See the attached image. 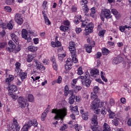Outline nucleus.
<instances>
[{"instance_id": "27", "label": "nucleus", "mask_w": 131, "mask_h": 131, "mask_svg": "<svg viewBox=\"0 0 131 131\" xmlns=\"http://www.w3.org/2000/svg\"><path fill=\"white\" fill-rule=\"evenodd\" d=\"M103 130L102 131H111V128H110V126L106 123H104L103 125Z\"/></svg>"}, {"instance_id": "43", "label": "nucleus", "mask_w": 131, "mask_h": 131, "mask_svg": "<svg viewBox=\"0 0 131 131\" xmlns=\"http://www.w3.org/2000/svg\"><path fill=\"white\" fill-rule=\"evenodd\" d=\"M46 117H47V113L43 112L41 116V120H42V121H45Z\"/></svg>"}, {"instance_id": "13", "label": "nucleus", "mask_w": 131, "mask_h": 131, "mask_svg": "<svg viewBox=\"0 0 131 131\" xmlns=\"http://www.w3.org/2000/svg\"><path fill=\"white\" fill-rule=\"evenodd\" d=\"M122 61V57L120 56H117L112 60V64L113 65H118V64H120V63Z\"/></svg>"}, {"instance_id": "51", "label": "nucleus", "mask_w": 131, "mask_h": 131, "mask_svg": "<svg viewBox=\"0 0 131 131\" xmlns=\"http://www.w3.org/2000/svg\"><path fill=\"white\" fill-rule=\"evenodd\" d=\"M68 126H67V124H63V125L61 126V128L60 129V130H65L66 128H67Z\"/></svg>"}, {"instance_id": "36", "label": "nucleus", "mask_w": 131, "mask_h": 131, "mask_svg": "<svg viewBox=\"0 0 131 131\" xmlns=\"http://www.w3.org/2000/svg\"><path fill=\"white\" fill-rule=\"evenodd\" d=\"M82 118L83 120H88V119H89V115H88V113H83L82 114Z\"/></svg>"}, {"instance_id": "63", "label": "nucleus", "mask_w": 131, "mask_h": 131, "mask_svg": "<svg viewBox=\"0 0 131 131\" xmlns=\"http://www.w3.org/2000/svg\"><path fill=\"white\" fill-rule=\"evenodd\" d=\"M110 103L111 106H113V105H114V104H115V101H114V100L113 99H111L110 100Z\"/></svg>"}, {"instance_id": "17", "label": "nucleus", "mask_w": 131, "mask_h": 131, "mask_svg": "<svg viewBox=\"0 0 131 131\" xmlns=\"http://www.w3.org/2000/svg\"><path fill=\"white\" fill-rule=\"evenodd\" d=\"M10 36L12 40L15 42L16 45H19V38L18 36L14 33L11 34Z\"/></svg>"}, {"instance_id": "54", "label": "nucleus", "mask_w": 131, "mask_h": 131, "mask_svg": "<svg viewBox=\"0 0 131 131\" xmlns=\"http://www.w3.org/2000/svg\"><path fill=\"white\" fill-rule=\"evenodd\" d=\"M63 24L66 26H69V25H70V21L68 20H64L63 21Z\"/></svg>"}, {"instance_id": "40", "label": "nucleus", "mask_w": 131, "mask_h": 131, "mask_svg": "<svg viewBox=\"0 0 131 131\" xmlns=\"http://www.w3.org/2000/svg\"><path fill=\"white\" fill-rule=\"evenodd\" d=\"M77 74L78 75H81L82 74H83V72L82 71V68H81V67H80L78 70H77Z\"/></svg>"}, {"instance_id": "61", "label": "nucleus", "mask_w": 131, "mask_h": 131, "mask_svg": "<svg viewBox=\"0 0 131 131\" xmlns=\"http://www.w3.org/2000/svg\"><path fill=\"white\" fill-rule=\"evenodd\" d=\"M101 114L102 115H106V109H105L104 108H102Z\"/></svg>"}, {"instance_id": "30", "label": "nucleus", "mask_w": 131, "mask_h": 131, "mask_svg": "<svg viewBox=\"0 0 131 131\" xmlns=\"http://www.w3.org/2000/svg\"><path fill=\"white\" fill-rule=\"evenodd\" d=\"M74 102H75V96H71L69 98V104L72 105V104H74Z\"/></svg>"}, {"instance_id": "48", "label": "nucleus", "mask_w": 131, "mask_h": 131, "mask_svg": "<svg viewBox=\"0 0 131 131\" xmlns=\"http://www.w3.org/2000/svg\"><path fill=\"white\" fill-rule=\"evenodd\" d=\"M7 46V43L5 42H0V49H4Z\"/></svg>"}, {"instance_id": "6", "label": "nucleus", "mask_w": 131, "mask_h": 131, "mask_svg": "<svg viewBox=\"0 0 131 131\" xmlns=\"http://www.w3.org/2000/svg\"><path fill=\"white\" fill-rule=\"evenodd\" d=\"M100 17L102 21H104L105 18L106 19H111L112 18L111 11H110V10L107 9H102Z\"/></svg>"}, {"instance_id": "58", "label": "nucleus", "mask_w": 131, "mask_h": 131, "mask_svg": "<svg viewBox=\"0 0 131 131\" xmlns=\"http://www.w3.org/2000/svg\"><path fill=\"white\" fill-rule=\"evenodd\" d=\"M13 125H14V126H17V125H19V124H18L17 120H16L15 119H13Z\"/></svg>"}, {"instance_id": "21", "label": "nucleus", "mask_w": 131, "mask_h": 131, "mask_svg": "<svg viewBox=\"0 0 131 131\" xmlns=\"http://www.w3.org/2000/svg\"><path fill=\"white\" fill-rule=\"evenodd\" d=\"M17 74L19 75V76L22 81H23V80H24V79H25L26 78H27V73H26V72H23V71H21V72H19V73Z\"/></svg>"}, {"instance_id": "56", "label": "nucleus", "mask_w": 131, "mask_h": 131, "mask_svg": "<svg viewBox=\"0 0 131 131\" xmlns=\"http://www.w3.org/2000/svg\"><path fill=\"white\" fill-rule=\"evenodd\" d=\"M112 121L114 125H115V126H117V125H118V120L114 119Z\"/></svg>"}, {"instance_id": "31", "label": "nucleus", "mask_w": 131, "mask_h": 131, "mask_svg": "<svg viewBox=\"0 0 131 131\" xmlns=\"http://www.w3.org/2000/svg\"><path fill=\"white\" fill-rule=\"evenodd\" d=\"M91 13H90V16L92 17V18L95 17V14H96V12H97V10H96V7H93L91 9Z\"/></svg>"}, {"instance_id": "3", "label": "nucleus", "mask_w": 131, "mask_h": 131, "mask_svg": "<svg viewBox=\"0 0 131 131\" xmlns=\"http://www.w3.org/2000/svg\"><path fill=\"white\" fill-rule=\"evenodd\" d=\"M76 45L74 41H71L69 43V50L72 55V58H73V61L74 63H77L78 60L76 58V49L75 48Z\"/></svg>"}, {"instance_id": "45", "label": "nucleus", "mask_w": 131, "mask_h": 131, "mask_svg": "<svg viewBox=\"0 0 131 131\" xmlns=\"http://www.w3.org/2000/svg\"><path fill=\"white\" fill-rule=\"evenodd\" d=\"M58 59L59 60H63V58H64V57H66V54H58Z\"/></svg>"}, {"instance_id": "9", "label": "nucleus", "mask_w": 131, "mask_h": 131, "mask_svg": "<svg viewBox=\"0 0 131 131\" xmlns=\"http://www.w3.org/2000/svg\"><path fill=\"white\" fill-rule=\"evenodd\" d=\"M14 20L19 25H21L23 23V17L20 13H16L15 14Z\"/></svg>"}, {"instance_id": "60", "label": "nucleus", "mask_w": 131, "mask_h": 131, "mask_svg": "<svg viewBox=\"0 0 131 131\" xmlns=\"http://www.w3.org/2000/svg\"><path fill=\"white\" fill-rule=\"evenodd\" d=\"M81 89H82V88H81V86H76L75 87V90H76L77 92H79V91H81Z\"/></svg>"}, {"instance_id": "57", "label": "nucleus", "mask_w": 131, "mask_h": 131, "mask_svg": "<svg viewBox=\"0 0 131 131\" xmlns=\"http://www.w3.org/2000/svg\"><path fill=\"white\" fill-rule=\"evenodd\" d=\"M1 25V27H2L3 29H8V27H7V25L6 24V23H3Z\"/></svg>"}, {"instance_id": "49", "label": "nucleus", "mask_w": 131, "mask_h": 131, "mask_svg": "<svg viewBox=\"0 0 131 131\" xmlns=\"http://www.w3.org/2000/svg\"><path fill=\"white\" fill-rule=\"evenodd\" d=\"M45 23L47 24V25H51V21H50V19L48 17H46L44 18Z\"/></svg>"}, {"instance_id": "33", "label": "nucleus", "mask_w": 131, "mask_h": 131, "mask_svg": "<svg viewBox=\"0 0 131 131\" xmlns=\"http://www.w3.org/2000/svg\"><path fill=\"white\" fill-rule=\"evenodd\" d=\"M12 23H13V21L12 20H10L9 23L7 25V28L8 29H9V30H12V29H13V27H14Z\"/></svg>"}, {"instance_id": "32", "label": "nucleus", "mask_w": 131, "mask_h": 131, "mask_svg": "<svg viewBox=\"0 0 131 131\" xmlns=\"http://www.w3.org/2000/svg\"><path fill=\"white\" fill-rule=\"evenodd\" d=\"M60 30L61 31H63L64 32L67 31L68 29H69V27H67V26H61L59 28Z\"/></svg>"}, {"instance_id": "38", "label": "nucleus", "mask_w": 131, "mask_h": 131, "mask_svg": "<svg viewBox=\"0 0 131 131\" xmlns=\"http://www.w3.org/2000/svg\"><path fill=\"white\" fill-rule=\"evenodd\" d=\"M28 101L29 102H33L34 101V97L32 94H29L28 95Z\"/></svg>"}, {"instance_id": "23", "label": "nucleus", "mask_w": 131, "mask_h": 131, "mask_svg": "<svg viewBox=\"0 0 131 131\" xmlns=\"http://www.w3.org/2000/svg\"><path fill=\"white\" fill-rule=\"evenodd\" d=\"M36 57L35 54H28L27 58V61L29 62H32V60Z\"/></svg>"}, {"instance_id": "5", "label": "nucleus", "mask_w": 131, "mask_h": 131, "mask_svg": "<svg viewBox=\"0 0 131 131\" xmlns=\"http://www.w3.org/2000/svg\"><path fill=\"white\" fill-rule=\"evenodd\" d=\"M38 124V123H37V121L35 119H32L29 120L27 123H26L23 126L21 131H28V129L32 125L34 126V127H36Z\"/></svg>"}, {"instance_id": "34", "label": "nucleus", "mask_w": 131, "mask_h": 131, "mask_svg": "<svg viewBox=\"0 0 131 131\" xmlns=\"http://www.w3.org/2000/svg\"><path fill=\"white\" fill-rule=\"evenodd\" d=\"M128 28V27L126 26V25L125 26H121L119 27V29L121 32H124L125 31V29Z\"/></svg>"}, {"instance_id": "1", "label": "nucleus", "mask_w": 131, "mask_h": 131, "mask_svg": "<svg viewBox=\"0 0 131 131\" xmlns=\"http://www.w3.org/2000/svg\"><path fill=\"white\" fill-rule=\"evenodd\" d=\"M52 113L55 114L54 119L59 120V119L63 120L67 115V108L64 107L62 109H53Z\"/></svg>"}, {"instance_id": "28", "label": "nucleus", "mask_w": 131, "mask_h": 131, "mask_svg": "<svg viewBox=\"0 0 131 131\" xmlns=\"http://www.w3.org/2000/svg\"><path fill=\"white\" fill-rule=\"evenodd\" d=\"M102 55H103V56H107V55H108V54H110L111 53L110 50L107 49L106 48H103L102 49Z\"/></svg>"}, {"instance_id": "64", "label": "nucleus", "mask_w": 131, "mask_h": 131, "mask_svg": "<svg viewBox=\"0 0 131 131\" xmlns=\"http://www.w3.org/2000/svg\"><path fill=\"white\" fill-rule=\"evenodd\" d=\"M81 3H82V5L83 6V5H86L89 3V1L88 0H81Z\"/></svg>"}, {"instance_id": "59", "label": "nucleus", "mask_w": 131, "mask_h": 131, "mask_svg": "<svg viewBox=\"0 0 131 131\" xmlns=\"http://www.w3.org/2000/svg\"><path fill=\"white\" fill-rule=\"evenodd\" d=\"M5 10L6 12H11V11H12V9H11V7H9V6H6L5 7Z\"/></svg>"}, {"instance_id": "16", "label": "nucleus", "mask_w": 131, "mask_h": 131, "mask_svg": "<svg viewBox=\"0 0 131 131\" xmlns=\"http://www.w3.org/2000/svg\"><path fill=\"white\" fill-rule=\"evenodd\" d=\"M70 109L71 110L72 113H75L76 115H78L79 114V112H78V107L77 105L73 106V105H71L70 106Z\"/></svg>"}, {"instance_id": "11", "label": "nucleus", "mask_w": 131, "mask_h": 131, "mask_svg": "<svg viewBox=\"0 0 131 131\" xmlns=\"http://www.w3.org/2000/svg\"><path fill=\"white\" fill-rule=\"evenodd\" d=\"M73 63L75 62H73V58L72 60H71V58H68L67 60V63L64 66L65 69L67 70H69V69H71V68H72V64H73Z\"/></svg>"}, {"instance_id": "41", "label": "nucleus", "mask_w": 131, "mask_h": 131, "mask_svg": "<svg viewBox=\"0 0 131 131\" xmlns=\"http://www.w3.org/2000/svg\"><path fill=\"white\" fill-rule=\"evenodd\" d=\"M15 0H6V4L7 5H14Z\"/></svg>"}, {"instance_id": "62", "label": "nucleus", "mask_w": 131, "mask_h": 131, "mask_svg": "<svg viewBox=\"0 0 131 131\" xmlns=\"http://www.w3.org/2000/svg\"><path fill=\"white\" fill-rule=\"evenodd\" d=\"M75 31H76V33H77V34H79V33H80V32L81 31V28H77L75 29Z\"/></svg>"}, {"instance_id": "4", "label": "nucleus", "mask_w": 131, "mask_h": 131, "mask_svg": "<svg viewBox=\"0 0 131 131\" xmlns=\"http://www.w3.org/2000/svg\"><path fill=\"white\" fill-rule=\"evenodd\" d=\"M91 98L93 101L92 102L91 106L92 109L94 110L99 108V103H100V98H98L97 93H92L91 94Z\"/></svg>"}, {"instance_id": "22", "label": "nucleus", "mask_w": 131, "mask_h": 131, "mask_svg": "<svg viewBox=\"0 0 131 131\" xmlns=\"http://www.w3.org/2000/svg\"><path fill=\"white\" fill-rule=\"evenodd\" d=\"M13 80H14V76L12 75H9L8 77L6 78L5 80V83L10 85V83H11V82L13 81Z\"/></svg>"}, {"instance_id": "7", "label": "nucleus", "mask_w": 131, "mask_h": 131, "mask_svg": "<svg viewBox=\"0 0 131 131\" xmlns=\"http://www.w3.org/2000/svg\"><path fill=\"white\" fill-rule=\"evenodd\" d=\"M18 103L21 108H25L27 105V100L24 99L23 97H19L18 99Z\"/></svg>"}, {"instance_id": "19", "label": "nucleus", "mask_w": 131, "mask_h": 131, "mask_svg": "<svg viewBox=\"0 0 131 131\" xmlns=\"http://www.w3.org/2000/svg\"><path fill=\"white\" fill-rule=\"evenodd\" d=\"M91 125H98V116L96 115H93L91 120Z\"/></svg>"}, {"instance_id": "24", "label": "nucleus", "mask_w": 131, "mask_h": 131, "mask_svg": "<svg viewBox=\"0 0 131 131\" xmlns=\"http://www.w3.org/2000/svg\"><path fill=\"white\" fill-rule=\"evenodd\" d=\"M51 47L53 48H59V47H61V42L59 41L56 42L52 41L51 42Z\"/></svg>"}, {"instance_id": "29", "label": "nucleus", "mask_w": 131, "mask_h": 131, "mask_svg": "<svg viewBox=\"0 0 131 131\" xmlns=\"http://www.w3.org/2000/svg\"><path fill=\"white\" fill-rule=\"evenodd\" d=\"M81 10L83 13H84V14H87V13L90 11V9L89 8V6H88V5L82 6Z\"/></svg>"}, {"instance_id": "2", "label": "nucleus", "mask_w": 131, "mask_h": 131, "mask_svg": "<svg viewBox=\"0 0 131 131\" xmlns=\"http://www.w3.org/2000/svg\"><path fill=\"white\" fill-rule=\"evenodd\" d=\"M78 78H80L82 85H85L87 88H89V86L91 85V83H92L91 75H90L89 72H86L84 74V76H79Z\"/></svg>"}, {"instance_id": "35", "label": "nucleus", "mask_w": 131, "mask_h": 131, "mask_svg": "<svg viewBox=\"0 0 131 131\" xmlns=\"http://www.w3.org/2000/svg\"><path fill=\"white\" fill-rule=\"evenodd\" d=\"M100 75L103 81H104L105 82H107V81H108V80L107 79V78H106L105 76H104V75H105V74L104 73V72H101Z\"/></svg>"}, {"instance_id": "37", "label": "nucleus", "mask_w": 131, "mask_h": 131, "mask_svg": "<svg viewBox=\"0 0 131 131\" xmlns=\"http://www.w3.org/2000/svg\"><path fill=\"white\" fill-rule=\"evenodd\" d=\"M106 33V30H103L99 31L98 33V35L100 36V37H104V35Z\"/></svg>"}, {"instance_id": "50", "label": "nucleus", "mask_w": 131, "mask_h": 131, "mask_svg": "<svg viewBox=\"0 0 131 131\" xmlns=\"http://www.w3.org/2000/svg\"><path fill=\"white\" fill-rule=\"evenodd\" d=\"M52 66L54 70L55 71L58 70V64H57V62H55V63H52Z\"/></svg>"}, {"instance_id": "15", "label": "nucleus", "mask_w": 131, "mask_h": 131, "mask_svg": "<svg viewBox=\"0 0 131 131\" xmlns=\"http://www.w3.org/2000/svg\"><path fill=\"white\" fill-rule=\"evenodd\" d=\"M99 72L97 69H93L91 70L90 74L91 76H92V77H97L98 75H99Z\"/></svg>"}, {"instance_id": "42", "label": "nucleus", "mask_w": 131, "mask_h": 131, "mask_svg": "<svg viewBox=\"0 0 131 131\" xmlns=\"http://www.w3.org/2000/svg\"><path fill=\"white\" fill-rule=\"evenodd\" d=\"M9 95L13 99V100H14V101L17 99V96L13 94V92H9Z\"/></svg>"}, {"instance_id": "53", "label": "nucleus", "mask_w": 131, "mask_h": 131, "mask_svg": "<svg viewBox=\"0 0 131 131\" xmlns=\"http://www.w3.org/2000/svg\"><path fill=\"white\" fill-rule=\"evenodd\" d=\"M50 61L52 62V64H54L55 63H57V61H56V58H55V56H53L51 58Z\"/></svg>"}, {"instance_id": "26", "label": "nucleus", "mask_w": 131, "mask_h": 131, "mask_svg": "<svg viewBox=\"0 0 131 131\" xmlns=\"http://www.w3.org/2000/svg\"><path fill=\"white\" fill-rule=\"evenodd\" d=\"M28 49L29 51L31 52V53H35V52L37 51V47L35 46H29Z\"/></svg>"}, {"instance_id": "39", "label": "nucleus", "mask_w": 131, "mask_h": 131, "mask_svg": "<svg viewBox=\"0 0 131 131\" xmlns=\"http://www.w3.org/2000/svg\"><path fill=\"white\" fill-rule=\"evenodd\" d=\"M86 47V51L87 53H89V54L90 53H92V46H90V45H88L87 46H85Z\"/></svg>"}, {"instance_id": "47", "label": "nucleus", "mask_w": 131, "mask_h": 131, "mask_svg": "<svg viewBox=\"0 0 131 131\" xmlns=\"http://www.w3.org/2000/svg\"><path fill=\"white\" fill-rule=\"evenodd\" d=\"M93 92V93L94 94H98V92H99V87L98 86H94Z\"/></svg>"}, {"instance_id": "44", "label": "nucleus", "mask_w": 131, "mask_h": 131, "mask_svg": "<svg viewBox=\"0 0 131 131\" xmlns=\"http://www.w3.org/2000/svg\"><path fill=\"white\" fill-rule=\"evenodd\" d=\"M32 79H33V81H35V82H37V81H39V78H40V77L37 76V77H31Z\"/></svg>"}, {"instance_id": "8", "label": "nucleus", "mask_w": 131, "mask_h": 131, "mask_svg": "<svg viewBox=\"0 0 131 131\" xmlns=\"http://www.w3.org/2000/svg\"><path fill=\"white\" fill-rule=\"evenodd\" d=\"M21 36L23 38H25L28 41V42H30L31 41V37L28 35V32H27V30L26 29H23L21 31Z\"/></svg>"}, {"instance_id": "12", "label": "nucleus", "mask_w": 131, "mask_h": 131, "mask_svg": "<svg viewBox=\"0 0 131 131\" xmlns=\"http://www.w3.org/2000/svg\"><path fill=\"white\" fill-rule=\"evenodd\" d=\"M93 29H94V24L92 23H90L86 26L85 29V33L88 34L89 33H92L93 32Z\"/></svg>"}, {"instance_id": "18", "label": "nucleus", "mask_w": 131, "mask_h": 131, "mask_svg": "<svg viewBox=\"0 0 131 131\" xmlns=\"http://www.w3.org/2000/svg\"><path fill=\"white\" fill-rule=\"evenodd\" d=\"M15 72H16V74H18L19 72H21L22 70H21V63H20L18 62H16V63L15 64Z\"/></svg>"}, {"instance_id": "25", "label": "nucleus", "mask_w": 131, "mask_h": 131, "mask_svg": "<svg viewBox=\"0 0 131 131\" xmlns=\"http://www.w3.org/2000/svg\"><path fill=\"white\" fill-rule=\"evenodd\" d=\"M9 91H10V93H11V92H12V93H15V92H16V91H17V86H16V85H10L9 87Z\"/></svg>"}, {"instance_id": "10", "label": "nucleus", "mask_w": 131, "mask_h": 131, "mask_svg": "<svg viewBox=\"0 0 131 131\" xmlns=\"http://www.w3.org/2000/svg\"><path fill=\"white\" fill-rule=\"evenodd\" d=\"M9 47L6 48L7 51L11 53V52H13L15 49H16V45L15 43L13 42L12 40H10L8 42Z\"/></svg>"}, {"instance_id": "55", "label": "nucleus", "mask_w": 131, "mask_h": 131, "mask_svg": "<svg viewBox=\"0 0 131 131\" xmlns=\"http://www.w3.org/2000/svg\"><path fill=\"white\" fill-rule=\"evenodd\" d=\"M86 23H88V22H86V21L84 20V21H82V25H81V27L82 28H83V27H86Z\"/></svg>"}, {"instance_id": "46", "label": "nucleus", "mask_w": 131, "mask_h": 131, "mask_svg": "<svg viewBox=\"0 0 131 131\" xmlns=\"http://www.w3.org/2000/svg\"><path fill=\"white\" fill-rule=\"evenodd\" d=\"M110 115H109V118H111L112 119H113V118H114V117H115V114L112 112H111V111H110Z\"/></svg>"}, {"instance_id": "20", "label": "nucleus", "mask_w": 131, "mask_h": 131, "mask_svg": "<svg viewBox=\"0 0 131 131\" xmlns=\"http://www.w3.org/2000/svg\"><path fill=\"white\" fill-rule=\"evenodd\" d=\"M111 12L112 13V14H113V15H114V16H115L116 19H119V18L121 17L120 13H119V12H118L117 10H116V9H112Z\"/></svg>"}, {"instance_id": "52", "label": "nucleus", "mask_w": 131, "mask_h": 131, "mask_svg": "<svg viewBox=\"0 0 131 131\" xmlns=\"http://www.w3.org/2000/svg\"><path fill=\"white\" fill-rule=\"evenodd\" d=\"M57 83H61L62 82V77L59 76L58 79L56 80Z\"/></svg>"}, {"instance_id": "14", "label": "nucleus", "mask_w": 131, "mask_h": 131, "mask_svg": "<svg viewBox=\"0 0 131 131\" xmlns=\"http://www.w3.org/2000/svg\"><path fill=\"white\" fill-rule=\"evenodd\" d=\"M34 62L36 64V67L37 70H41V69H43V70H46V67L42 66L40 63V62L38 61V60H35Z\"/></svg>"}]
</instances>
